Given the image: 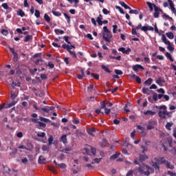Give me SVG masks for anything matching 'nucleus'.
<instances>
[{"label":"nucleus","mask_w":176,"mask_h":176,"mask_svg":"<svg viewBox=\"0 0 176 176\" xmlns=\"http://www.w3.org/2000/svg\"><path fill=\"white\" fill-rule=\"evenodd\" d=\"M38 163L39 164H45V163H46V159H45L43 157L40 156L38 157Z\"/></svg>","instance_id":"19"},{"label":"nucleus","mask_w":176,"mask_h":176,"mask_svg":"<svg viewBox=\"0 0 176 176\" xmlns=\"http://www.w3.org/2000/svg\"><path fill=\"white\" fill-rule=\"evenodd\" d=\"M9 108V104H3L0 105V111H3V109H6Z\"/></svg>","instance_id":"39"},{"label":"nucleus","mask_w":176,"mask_h":176,"mask_svg":"<svg viewBox=\"0 0 176 176\" xmlns=\"http://www.w3.org/2000/svg\"><path fill=\"white\" fill-rule=\"evenodd\" d=\"M102 160V158H95L93 160L91 164H94V163L98 164V163H100V162H101Z\"/></svg>","instance_id":"35"},{"label":"nucleus","mask_w":176,"mask_h":176,"mask_svg":"<svg viewBox=\"0 0 176 176\" xmlns=\"http://www.w3.org/2000/svg\"><path fill=\"white\" fill-rule=\"evenodd\" d=\"M146 5L148 6L150 12H153V9L155 10L156 8L157 7L156 5L149 1L146 2Z\"/></svg>","instance_id":"13"},{"label":"nucleus","mask_w":176,"mask_h":176,"mask_svg":"<svg viewBox=\"0 0 176 176\" xmlns=\"http://www.w3.org/2000/svg\"><path fill=\"white\" fill-rule=\"evenodd\" d=\"M166 35L169 39H174V34H173V32H168L166 33Z\"/></svg>","instance_id":"24"},{"label":"nucleus","mask_w":176,"mask_h":176,"mask_svg":"<svg viewBox=\"0 0 176 176\" xmlns=\"http://www.w3.org/2000/svg\"><path fill=\"white\" fill-rule=\"evenodd\" d=\"M136 30H141L142 31H144V32H146V31H153L155 28H153L152 26H150L149 25L142 26V24L139 23L136 27Z\"/></svg>","instance_id":"4"},{"label":"nucleus","mask_w":176,"mask_h":176,"mask_svg":"<svg viewBox=\"0 0 176 176\" xmlns=\"http://www.w3.org/2000/svg\"><path fill=\"white\" fill-rule=\"evenodd\" d=\"M112 32H107L106 33H102L103 41H105L106 45H108L109 43H111V40L112 39Z\"/></svg>","instance_id":"5"},{"label":"nucleus","mask_w":176,"mask_h":176,"mask_svg":"<svg viewBox=\"0 0 176 176\" xmlns=\"http://www.w3.org/2000/svg\"><path fill=\"white\" fill-rule=\"evenodd\" d=\"M106 107H107V104H105V102L104 101L102 102L100 104V109H105V108H107Z\"/></svg>","instance_id":"48"},{"label":"nucleus","mask_w":176,"mask_h":176,"mask_svg":"<svg viewBox=\"0 0 176 176\" xmlns=\"http://www.w3.org/2000/svg\"><path fill=\"white\" fill-rule=\"evenodd\" d=\"M17 97V94H15L13 91H11V98L14 100Z\"/></svg>","instance_id":"49"},{"label":"nucleus","mask_w":176,"mask_h":176,"mask_svg":"<svg viewBox=\"0 0 176 176\" xmlns=\"http://www.w3.org/2000/svg\"><path fill=\"white\" fill-rule=\"evenodd\" d=\"M91 153L96 155V152H97V149L94 147H91L90 148Z\"/></svg>","instance_id":"63"},{"label":"nucleus","mask_w":176,"mask_h":176,"mask_svg":"<svg viewBox=\"0 0 176 176\" xmlns=\"http://www.w3.org/2000/svg\"><path fill=\"white\" fill-rule=\"evenodd\" d=\"M160 164H165V166L166 168H169L170 170H174V166L173 165L171 164V163L166 160L164 158L162 157L160 158V161L158 162Z\"/></svg>","instance_id":"6"},{"label":"nucleus","mask_w":176,"mask_h":176,"mask_svg":"<svg viewBox=\"0 0 176 176\" xmlns=\"http://www.w3.org/2000/svg\"><path fill=\"white\" fill-rule=\"evenodd\" d=\"M158 116L161 119H166V118H172L173 111H167V106L162 104L160 107V111L158 112Z\"/></svg>","instance_id":"1"},{"label":"nucleus","mask_w":176,"mask_h":176,"mask_svg":"<svg viewBox=\"0 0 176 176\" xmlns=\"http://www.w3.org/2000/svg\"><path fill=\"white\" fill-rule=\"evenodd\" d=\"M23 41L24 42H30V41H32V36L27 35Z\"/></svg>","instance_id":"26"},{"label":"nucleus","mask_w":176,"mask_h":176,"mask_svg":"<svg viewBox=\"0 0 176 176\" xmlns=\"http://www.w3.org/2000/svg\"><path fill=\"white\" fill-rule=\"evenodd\" d=\"M48 170H50V171L53 172L54 174H57V171H56V168H54V166H48Z\"/></svg>","instance_id":"45"},{"label":"nucleus","mask_w":176,"mask_h":176,"mask_svg":"<svg viewBox=\"0 0 176 176\" xmlns=\"http://www.w3.org/2000/svg\"><path fill=\"white\" fill-rule=\"evenodd\" d=\"M131 77L132 78V79H135L137 83H141V78H140L138 76L135 74H132Z\"/></svg>","instance_id":"17"},{"label":"nucleus","mask_w":176,"mask_h":176,"mask_svg":"<svg viewBox=\"0 0 176 176\" xmlns=\"http://www.w3.org/2000/svg\"><path fill=\"white\" fill-rule=\"evenodd\" d=\"M58 167H59V168H65V167H67V165L64 163H62L58 164Z\"/></svg>","instance_id":"54"},{"label":"nucleus","mask_w":176,"mask_h":176,"mask_svg":"<svg viewBox=\"0 0 176 176\" xmlns=\"http://www.w3.org/2000/svg\"><path fill=\"white\" fill-rule=\"evenodd\" d=\"M140 13V11L137 10H130L129 11V14H138Z\"/></svg>","instance_id":"36"},{"label":"nucleus","mask_w":176,"mask_h":176,"mask_svg":"<svg viewBox=\"0 0 176 176\" xmlns=\"http://www.w3.org/2000/svg\"><path fill=\"white\" fill-rule=\"evenodd\" d=\"M63 39H65V42H67V43H68L69 45H71V42H69V36H65L63 37Z\"/></svg>","instance_id":"52"},{"label":"nucleus","mask_w":176,"mask_h":176,"mask_svg":"<svg viewBox=\"0 0 176 176\" xmlns=\"http://www.w3.org/2000/svg\"><path fill=\"white\" fill-rule=\"evenodd\" d=\"M36 135L41 138H45V137H46V133L45 132H40L38 133Z\"/></svg>","instance_id":"32"},{"label":"nucleus","mask_w":176,"mask_h":176,"mask_svg":"<svg viewBox=\"0 0 176 176\" xmlns=\"http://www.w3.org/2000/svg\"><path fill=\"white\" fill-rule=\"evenodd\" d=\"M168 3H169V6L170 8L171 12H173L175 16H176V10H175V7H174V3L173 2L172 0H168Z\"/></svg>","instance_id":"12"},{"label":"nucleus","mask_w":176,"mask_h":176,"mask_svg":"<svg viewBox=\"0 0 176 176\" xmlns=\"http://www.w3.org/2000/svg\"><path fill=\"white\" fill-rule=\"evenodd\" d=\"M157 126V121L155 120H148L147 124V130H153L155 127Z\"/></svg>","instance_id":"7"},{"label":"nucleus","mask_w":176,"mask_h":176,"mask_svg":"<svg viewBox=\"0 0 176 176\" xmlns=\"http://www.w3.org/2000/svg\"><path fill=\"white\" fill-rule=\"evenodd\" d=\"M81 74H78L77 78L78 79H83L85 78V72L83 70H81Z\"/></svg>","instance_id":"29"},{"label":"nucleus","mask_w":176,"mask_h":176,"mask_svg":"<svg viewBox=\"0 0 176 176\" xmlns=\"http://www.w3.org/2000/svg\"><path fill=\"white\" fill-rule=\"evenodd\" d=\"M44 19L47 23H50V21H51L50 16H49V15H47V14H44Z\"/></svg>","instance_id":"41"},{"label":"nucleus","mask_w":176,"mask_h":176,"mask_svg":"<svg viewBox=\"0 0 176 176\" xmlns=\"http://www.w3.org/2000/svg\"><path fill=\"white\" fill-rule=\"evenodd\" d=\"M54 141V139L53 138V135H50L48 138V145L50 146L51 145H53L54 144L53 142Z\"/></svg>","instance_id":"22"},{"label":"nucleus","mask_w":176,"mask_h":176,"mask_svg":"<svg viewBox=\"0 0 176 176\" xmlns=\"http://www.w3.org/2000/svg\"><path fill=\"white\" fill-rule=\"evenodd\" d=\"M154 10L155 12L153 14V17L155 19H159V14H160V13H163V10L160 9L159 7H157Z\"/></svg>","instance_id":"8"},{"label":"nucleus","mask_w":176,"mask_h":176,"mask_svg":"<svg viewBox=\"0 0 176 176\" xmlns=\"http://www.w3.org/2000/svg\"><path fill=\"white\" fill-rule=\"evenodd\" d=\"M69 53L71 54V56H72V57H74L75 58H76V53H75V52L74 51H69Z\"/></svg>","instance_id":"62"},{"label":"nucleus","mask_w":176,"mask_h":176,"mask_svg":"<svg viewBox=\"0 0 176 176\" xmlns=\"http://www.w3.org/2000/svg\"><path fill=\"white\" fill-rule=\"evenodd\" d=\"M40 112H46L47 113H49V111H48L47 107L41 108V111Z\"/></svg>","instance_id":"51"},{"label":"nucleus","mask_w":176,"mask_h":176,"mask_svg":"<svg viewBox=\"0 0 176 176\" xmlns=\"http://www.w3.org/2000/svg\"><path fill=\"white\" fill-rule=\"evenodd\" d=\"M1 34L6 36V35H8V34H9V32H8V30H6L5 29H3V30H1Z\"/></svg>","instance_id":"58"},{"label":"nucleus","mask_w":176,"mask_h":176,"mask_svg":"<svg viewBox=\"0 0 176 176\" xmlns=\"http://www.w3.org/2000/svg\"><path fill=\"white\" fill-rule=\"evenodd\" d=\"M87 133L90 134V135L94 136V134L93 133H96V129L91 128L90 129L87 130Z\"/></svg>","instance_id":"30"},{"label":"nucleus","mask_w":176,"mask_h":176,"mask_svg":"<svg viewBox=\"0 0 176 176\" xmlns=\"http://www.w3.org/2000/svg\"><path fill=\"white\" fill-rule=\"evenodd\" d=\"M47 67H50V68H54V64L52 63V62H49L48 64L47 65Z\"/></svg>","instance_id":"64"},{"label":"nucleus","mask_w":176,"mask_h":176,"mask_svg":"<svg viewBox=\"0 0 176 176\" xmlns=\"http://www.w3.org/2000/svg\"><path fill=\"white\" fill-rule=\"evenodd\" d=\"M150 170L151 167L148 166V165L139 167V173H140V174H144V175H149V174H151V172H149Z\"/></svg>","instance_id":"3"},{"label":"nucleus","mask_w":176,"mask_h":176,"mask_svg":"<svg viewBox=\"0 0 176 176\" xmlns=\"http://www.w3.org/2000/svg\"><path fill=\"white\" fill-rule=\"evenodd\" d=\"M166 57L170 60V61H174V59L173 58V56H171V54L168 52H166L165 54Z\"/></svg>","instance_id":"40"},{"label":"nucleus","mask_w":176,"mask_h":176,"mask_svg":"<svg viewBox=\"0 0 176 176\" xmlns=\"http://www.w3.org/2000/svg\"><path fill=\"white\" fill-rule=\"evenodd\" d=\"M146 159H148V157L146 156V155H144V153H142V154H140V159H139V160H140L141 162H144V160H146Z\"/></svg>","instance_id":"20"},{"label":"nucleus","mask_w":176,"mask_h":176,"mask_svg":"<svg viewBox=\"0 0 176 176\" xmlns=\"http://www.w3.org/2000/svg\"><path fill=\"white\" fill-rule=\"evenodd\" d=\"M42 151H43L44 152L48 151H49V146L44 144L42 146Z\"/></svg>","instance_id":"46"},{"label":"nucleus","mask_w":176,"mask_h":176,"mask_svg":"<svg viewBox=\"0 0 176 176\" xmlns=\"http://www.w3.org/2000/svg\"><path fill=\"white\" fill-rule=\"evenodd\" d=\"M155 83L158 85L159 86H163L164 83H166V80H164V78L160 77L157 80H156Z\"/></svg>","instance_id":"14"},{"label":"nucleus","mask_w":176,"mask_h":176,"mask_svg":"<svg viewBox=\"0 0 176 176\" xmlns=\"http://www.w3.org/2000/svg\"><path fill=\"white\" fill-rule=\"evenodd\" d=\"M157 93H162V94H165L166 91H164V89L160 88V89L157 90Z\"/></svg>","instance_id":"60"},{"label":"nucleus","mask_w":176,"mask_h":176,"mask_svg":"<svg viewBox=\"0 0 176 176\" xmlns=\"http://www.w3.org/2000/svg\"><path fill=\"white\" fill-rule=\"evenodd\" d=\"M173 124H174V123H173V122H167L166 124V129L167 130H171V126H173Z\"/></svg>","instance_id":"27"},{"label":"nucleus","mask_w":176,"mask_h":176,"mask_svg":"<svg viewBox=\"0 0 176 176\" xmlns=\"http://www.w3.org/2000/svg\"><path fill=\"white\" fill-rule=\"evenodd\" d=\"M52 13H53L54 16H56L58 17L61 16V14L60 13V12H56L54 10H52Z\"/></svg>","instance_id":"53"},{"label":"nucleus","mask_w":176,"mask_h":176,"mask_svg":"<svg viewBox=\"0 0 176 176\" xmlns=\"http://www.w3.org/2000/svg\"><path fill=\"white\" fill-rule=\"evenodd\" d=\"M69 134L71 133L63 135L59 139L60 142H63V144H64L65 145H67V136L69 135Z\"/></svg>","instance_id":"11"},{"label":"nucleus","mask_w":176,"mask_h":176,"mask_svg":"<svg viewBox=\"0 0 176 176\" xmlns=\"http://www.w3.org/2000/svg\"><path fill=\"white\" fill-rule=\"evenodd\" d=\"M116 9H117L118 10H119L120 13H121V14H124V11L123 10V8H121L119 6H116Z\"/></svg>","instance_id":"34"},{"label":"nucleus","mask_w":176,"mask_h":176,"mask_svg":"<svg viewBox=\"0 0 176 176\" xmlns=\"http://www.w3.org/2000/svg\"><path fill=\"white\" fill-rule=\"evenodd\" d=\"M32 122H33V123H36L38 124V127H43V129H45V127H46V124L45 123H50V120L47 118H45L42 116H40L39 119H36V118L32 119Z\"/></svg>","instance_id":"2"},{"label":"nucleus","mask_w":176,"mask_h":176,"mask_svg":"<svg viewBox=\"0 0 176 176\" xmlns=\"http://www.w3.org/2000/svg\"><path fill=\"white\" fill-rule=\"evenodd\" d=\"M96 21H97L98 25H102V21L100 17H98L96 19Z\"/></svg>","instance_id":"50"},{"label":"nucleus","mask_w":176,"mask_h":176,"mask_svg":"<svg viewBox=\"0 0 176 176\" xmlns=\"http://www.w3.org/2000/svg\"><path fill=\"white\" fill-rule=\"evenodd\" d=\"M17 15L20 16L21 17H24L25 16V12H24V11H23V10H19L17 12Z\"/></svg>","instance_id":"25"},{"label":"nucleus","mask_w":176,"mask_h":176,"mask_svg":"<svg viewBox=\"0 0 176 176\" xmlns=\"http://www.w3.org/2000/svg\"><path fill=\"white\" fill-rule=\"evenodd\" d=\"M102 69H104V71H105V72H107V74H111V71L109 69V68L108 67V66L104 65H102Z\"/></svg>","instance_id":"23"},{"label":"nucleus","mask_w":176,"mask_h":176,"mask_svg":"<svg viewBox=\"0 0 176 176\" xmlns=\"http://www.w3.org/2000/svg\"><path fill=\"white\" fill-rule=\"evenodd\" d=\"M54 32H55L56 34H60V35H63V34H64V30H58V29H55V30H54Z\"/></svg>","instance_id":"42"},{"label":"nucleus","mask_w":176,"mask_h":176,"mask_svg":"<svg viewBox=\"0 0 176 176\" xmlns=\"http://www.w3.org/2000/svg\"><path fill=\"white\" fill-rule=\"evenodd\" d=\"M16 153H17V150H12V152L10 153V156H11V157H14V156H16Z\"/></svg>","instance_id":"43"},{"label":"nucleus","mask_w":176,"mask_h":176,"mask_svg":"<svg viewBox=\"0 0 176 176\" xmlns=\"http://www.w3.org/2000/svg\"><path fill=\"white\" fill-rule=\"evenodd\" d=\"M14 57V61H17L19 60V54H17V53H15L13 54Z\"/></svg>","instance_id":"56"},{"label":"nucleus","mask_w":176,"mask_h":176,"mask_svg":"<svg viewBox=\"0 0 176 176\" xmlns=\"http://www.w3.org/2000/svg\"><path fill=\"white\" fill-rule=\"evenodd\" d=\"M152 82H153V79L148 78L144 82V85H148L149 86H151V85H152Z\"/></svg>","instance_id":"38"},{"label":"nucleus","mask_w":176,"mask_h":176,"mask_svg":"<svg viewBox=\"0 0 176 176\" xmlns=\"http://www.w3.org/2000/svg\"><path fill=\"white\" fill-rule=\"evenodd\" d=\"M118 51L122 52V53H123L124 54H130V52H131V49L127 48L126 50V48H124V47H120L118 49Z\"/></svg>","instance_id":"10"},{"label":"nucleus","mask_w":176,"mask_h":176,"mask_svg":"<svg viewBox=\"0 0 176 176\" xmlns=\"http://www.w3.org/2000/svg\"><path fill=\"white\" fill-rule=\"evenodd\" d=\"M115 74H116L117 75H123V72H122V70L120 69H116Z\"/></svg>","instance_id":"55"},{"label":"nucleus","mask_w":176,"mask_h":176,"mask_svg":"<svg viewBox=\"0 0 176 176\" xmlns=\"http://www.w3.org/2000/svg\"><path fill=\"white\" fill-rule=\"evenodd\" d=\"M63 15L67 20V24H71V16H69L67 13H63Z\"/></svg>","instance_id":"28"},{"label":"nucleus","mask_w":176,"mask_h":176,"mask_svg":"<svg viewBox=\"0 0 176 176\" xmlns=\"http://www.w3.org/2000/svg\"><path fill=\"white\" fill-rule=\"evenodd\" d=\"M91 75L95 79H98V80L100 79V75H98V74H91Z\"/></svg>","instance_id":"57"},{"label":"nucleus","mask_w":176,"mask_h":176,"mask_svg":"<svg viewBox=\"0 0 176 176\" xmlns=\"http://www.w3.org/2000/svg\"><path fill=\"white\" fill-rule=\"evenodd\" d=\"M144 115L148 116H153V115H156V111L147 110L146 111L144 112Z\"/></svg>","instance_id":"16"},{"label":"nucleus","mask_w":176,"mask_h":176,"mask_svg":"<svg viewBox=\"0 0 176 176\" xmlns=\"http://www.w3.org/2000/svg\"><path fill=\"white\" fill-rule=\"evenodd\" d=\"M119 3L120 6H122V8H124V9H129V10H131V8H130V6H127L125 2L119 1Z\"/></svg>","instance_id":"18"},{"label":"nucleus","mask_w":176,"mask_h":176,"mask_svg":"<svg viewBox=\"0 0 176 176\" xmlns=\"http://www.w3.org/2000/svg\"><path fill=\"white\" fill-rule=\"evenodd\" d=\"M164 94H157V93H154L153 94V100H155V102H157V100H162L163 98Z\"/></svg>","instance_id":"9"},{"label":"nucleus","mask_w":176,"mask_h":176,"mask_svg":"<svg viewBox=\"0 0 176 176\" xmlns=\"http://www.w3.org/2000/svg\"><path fill=\"white\" fill-rule=\"evenodd\" d=\"M119 157V154L118 153H116L112 155L110 157V160H116V159H118Z\"/></svg>","instance_id":"31"},{"label":"nucleus","mask_w":176,"mask_h":176,"mask_svg":"<svg viewBox=\"0 0 176 176\" xmlns=\"http://www.w3.org/2000/svg\"><path fill=\"white\" fill-rule=\"evenodd\" d=\"M132 35H138V33H137V28H132Z\"/></svg>","instance_id":"61"},{"label":"nucleus","mask_w":176,"mask_h":176,"mask_svg":"<svg viewBox=\"0 0 176 176\" xmlns=\"http://www.w3.org/2000/svg\"><path fill=\"white\" fill-rule=\"evenodd\" d=\"M133 69L135 71V72H138V69H144V67L141 65H135L133 66Z\"/></svg>","instance_id":"15"},{"label":"nucleus","mask_w":176,"mask_h":176,"mask_svg":"<svg viewBox=\"0 0 176 176\" xmlns=\"http://www.w3.org/2000/svg\"><path fill=\"white\" fill-rule=\"evenodd\" d=\"M34 16L37 19H39V17H41V12H39V10H35Z\"/></svg>","instance_id":"44"},{"label":"nucleus","mask_w":176,"mask_h":176,"mask_svg":"<svg viewBox=\"0 0 176 176\" xmlns=\"http://www.w3.org/2000/svg\"><path fill=\"white\" fill-rule=\"evenodd\" d=\"M2 8H3V9H6V10H12V8H9V6H8V3H4L2 4Z\"/></svg>","instance_id":"33"},{"label":"nucleus","mask_w":176,"mask_h":176,"mask_svg":"<svg viewBox=\"0 0 176 176\" xmlns=\"http://www.w3.org/2000/svg\"><path fill=\"white\" fill-rule=\"evenodd\" d=\"M160 159H161L160 157L155 159V160L157 161V162H155V163L154 164V165H153V167H154L155 168H159V166H158L157 164H159V162H160Z\"/></svg>","instance_id":"37"},{"label":"nucleus","mask_w":176,"mask_h":176,"mask_svg":"<svg viewBox=\"0 0 176 176\" xmlns=\"http://www.w3.org/2000/svg\"><path fill=\"white\" fill-rule=\"evenodd\" d=\"M72 151V148L66 147L65 148L60 150V152H62L63 153H68V152H71Z\"/></svg>","instance_id":"21"},{"label":"nucleus","mask_w":176,"mask_h":176,"mask_svg":"<svg viewBox=\"0 0 176 176\" xmlns=\"http://www.w3.org/2000/svg\"><path fill=\"white\" fill-rule=\"evenodd\" d=\"M148 88L143 87L142 88V93L143 94H148Z\"/></svg>","instance_id":"59"},{"label":"nucleus","mask_w":176,"mask_h":176,"mask_svg":"<svg viewBox=\"0 0 176 176\" xmlns=\"http://www.w3.org/2000/svg\"><path fill=\"white\" fill-rule=\"evenodd\" d=\"M141 148L142 149V153H145V152L148 151V147L146 146L142 145Z\"/></svg>","instance_id":"47"}]
</instances>
